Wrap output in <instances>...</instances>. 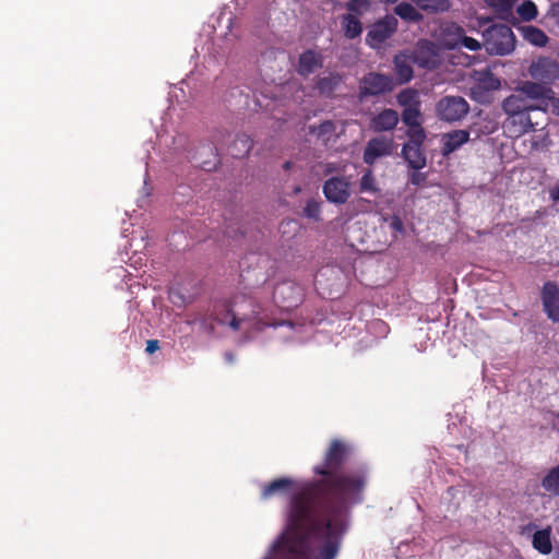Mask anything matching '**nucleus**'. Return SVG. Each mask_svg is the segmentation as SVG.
<instances>
[{"label":"nucleus","instance_id":"423d86ee","mask_svg":"<svg viewBox=\"0 0 559 559\" xmlns=\"http://www.w3.org/2000/svg\"><path fill=\"white\" fill-rule=\"evenodd\" d=\"M393 88V82L390 76L370 72L366 74L359 85L360 98L368 96H378L391 92Z\"/></svg>","mask_w":559,"mask_h":559},{"label":"nucleus","instance_id":"bb28decb","mask_svg":"<svg viewBox=\"0 0 559 559\" xmlns=\"http://www.w3.org/2000/svg\"><path fill=\"white\" fill-rule=\"evenodd\" d=\"M523 36L525 40L537 47H544L548 43V37L545 32L536 26L523 27Z\"/></svg>","mask_w":559,"mask_h":559},{"label":"nucleus","instance_id":"5701e85b","mask_svg":"<svg viewBox=\"0 0 559 559\" xmlns=\"http://www.w3.org/2000/svg\"><path fill=\"white\" fill-rule=\"evenodd\" d=\"M542 487L549 495L559 497V464L551 467L543 477Z\"/></svg>","mask_w":559,"mask_h":559},{"label":"nucleus","instance_id":"aec40b11","mask_svg":"<svg viewBox=\"0 0 559 559\" xmlns=\"http://www.w3.org/2000/svg\"><path fill=\"white\" fill-rule=\"evenodd\" d=\"M310 134L316 135L324 145H328L336 135V124L332 120H324L319 126L309 128Z\"/></svg>","mask_w":559,"mask_h":559},{"label":"nucleus","instance_id":"37998d69","mask_svg":"<svg viewBox=\"0 0 559 559\" xmlns=\"http://www.w3.org/2000/svg\"><path fill=\"white\" fill-rule=\"evenodd\" d=\"M550 197L554 201H559V183L550 191Z\"/></svg>","mask_w":559,"mask_h":559},{"label":"nucleus","instance_id":"8fccbe9b","mask_svg":"<svg viewBox=\"0 0 559 559\" xmlns=\"http://www.w3.org/2000/svg\"><path fill=\"white\" fill-rule=\"evenodd\" d=\"M381 2L395 3L397 0H380Z\"/></svg>","mask_w":559,"mask_h":559},{"label":"nucleus","instance_id":"4c0bfd02","mask_svg":"<svg viewBox=\"0 0 559 559\" xmlns=\"http://www.w3.org/2000/svg\"><path fill=\"white\" fill-rule=\"evenodd\" d=\"M455 26H459V25L455 23H452V24L448 25L447 27H444V29H443V44L449 49H450V43H454L457 40V36L453 29V27H455Z\"/></svg>","mask_w":559,"mask_h":559},{"label":"nucleus","instance_id":"a19ab883","mask_svg":"<svg viewBox=\"0 0 559 559\" xmlns=\"http://www.w3.org/2000/svg\"><path fill=\"white\" fill-rule=\"evenodd\" d=\"M159 349V342L157 340H148L146 342V348L145 352L147 354H154L156 350Z\"/></svg>","mask_w":559,"mask_h":559},{"label":"nucleus","instance_id":"1a4fd4ad","mask_svg":"<svg viewBox=\"0 0 559 559\" xmlns=\"http://www.w3.org/2000/svg\"><path fill=\"white\" fill-rule=\"evenodd\" d=\"M543 310L547 318L554 323L559 322V285L556 282L547 281L540 289Z\"/></svg>","mask_w":559,"mask_h":559},{"label":"nucleus","instance_id":"de8ad7c7","mask_svg":"<svg viewBox=\"0 0 559 559\" xmlns=\"http://www.w3.org/2000/svg\"><path fill=\"white\" fill-rule=\"evenodd\" d=\"M209 163L207 162H203V168L205 170H211V167H207Z\"/></svg>","mask_w":559,"mask_h":559},{"label":"nucleus","instance_id":"6ab92c4d","mask_svg":"<svg viewBox=\"0 0 559 559\" xmlns=\"http://www.w3.org/2000/svg\"><path fill=\"white\" fill-rule=\"evenodd\" d=\"M293 486L294 481L288 477L273 479L262 487L261 498L267 500L275 495L288 491Z\"/></svg>","mask_w":559,"mask_h":559},{"label":"nucleus","instance_id":"c9c22d12","mask_svg":"<svg viewBox=\"0 0 559 559\" xmlns=\"http://www.w3.org/2000/svg\"><path fill=\"white\" fill-rule=\"evenodd\" d=\"M516 0H489V5L499 14L508 15L511 13Z\"/></svg>","mask_w":559,"mask_h":559},{"label":"nucleus","instance_id":"f3484780","mask_svg":"<svg viewBox=\"0 0 559 559\" xmlns=\"http://www.w3.org/2000/svg\"><path fill=\"white\" fill-rule=\"evenodd\" d=\"M531 73L534 78L552 81L559 78V66L549 59H540L531 68Z\"/></svg>","mask_w":559,"mask_h":559},{"label":"nucleus","instance_id":"7ed1b4c3","mask_svg":"<svg viewBox=\"0 0 559 559\" xmlns=\"http://www.w3.org/2000/svg\"><path fill=\"white\" fill-rule=\"evenodd\" d=\"M484 46L489 55L504 56L515 47L514 34L506 24H492L484 33Z\"/></svg>","mask_w":559,"mask_h":559},{"label":"nucleus","instance_id":"a878e982","mask_svg":"<svg viewBox=\"0 0 559 559\" xmlns=\"http://www.w3.org/2000/svg\"><path fill=\"white\" fill-rule=\"evenodd\" d=\"M252 148V140L246 134H238L231 146V155L236 158L245 157Z\"/></svg>","mask_w":559,"mask_h":559},{"label":"nucleus","instance_id":"b1692460","mask_svg":"<svg viewBox=\"0 0 559 559\" xmlns=\"http://www.w3.org/2000/svg\"><path fill=\"white\" fill-rule=\"evenodd\" d=\"M533 547L543 555H548L552 550V544L549 530H540L533 535Z\"/></svg>","mask_w":559,"mask_h":559},{"label":"nucleus","instance_id":"2eb2a0df","mask_svg":"<svg viewBox=\"0 0 559 559\" xmlns=\"http://www.w3.org/2000/svg\"><path fill=\"white\" fill-rule=\"evenodd\" d=\"M397 123V111L391 108H385L371 118L369 126L374 132H384L393 130Z\"/></svg>","mask_w":559,"mask_h":559},{"label":"nucleus","instance_id":"473e14b6","mask_svg":"<svg viewBox=\"0 0 559 559\" xmlns=\"http://www.w3.org/2000/svg\"><path fill=\"white\" fill-rule=\"evenodd\" d=\"M516 12L523 21L527 22L534 20L538 14L536 4L531 0H524L518 7Z\"/></svg>","mask_w":559,"mask_h":559},{"label":"nucleus","instance_id":"f8f14e48","mask_svg":"<svg viewBox=\"0 0 559 559\" xmlns=\"http://www.w3.org/2000/svg\"><path fill=\"white\" fill-rule=\"evenodd\" d=\"M323 56L313 49H307L298 58L297 72L304 78H308L318 69L323 67Z\"/></svg>","mask_w":559,"mask_h":559},{"label":"nucleus","instance_id":"9b49d317","mask_svg":"<svg viewBox=\"0 0 559 559\" xmlns=\"http://www.w3.org/2000/svg\"><path fill=\"white\" fill-rule=\"evenodd\" d=\"M536 104L532 98L527 95L522 94V92H518L516 94H511L502 102L501 108L504 114H528L530 111L538 110L535 107Z\"/></svg>","mask_w":559,"mask_h":559},{"label":"nucleus","instance_id":"9d476101","mask_svg":"<svg viewBox=\"0 0 559 559\" xmlns=\"http://www.w3.org/2000/svg\"><path fill=\"white\" fill-rule=\"evenodd\" d=\"M504 128L511 138H520L534 131L537 122H533L528 114H506Z\"/></svg>","mask_w":559,"mask_h":559},{"label":"nucleus","instance_id":"49530a36","mask_svg":"<svg viewBox=\"0 0 559 559\" xmlns=\"http://www.w3.org/2000/svg\"><path fill=\"white\" fill-rule=\"evenodd\" d=\"M225 358L226 360H228L229 362H231L234 360V355L231 353H226L225 354Z\"/></svg>","mask_w":559,"mask_h":559},{"label":"nucleus","instance_id":"a211bd4d","mask_svg":"<svg viewBox=\"0 0 559 559\" xmlns=\"http://www.w3.org/2000/svg\"><path fill=\"white\" fill-rule=\"evenodd\" d=\"M402 156L408 163V166L415 170L426 166V154L423 146L403 144Z\"/></svg>","mask_w":559,"mask_h":559},{"label":"nucleus","instance_id":"f704fd0d","mask_svg":"<svg viewBox=\"0 0 559 559\" xmlns=\"http://www.w3.org/2000/svg\"><path fill=\"white\" fill-rule=\"evenodd\" d=\"M304 213L308 218L321 221V202L314 199L308 200Z\"/></svg>","mask_w":559,"mask_h":559},{"label":"nucleus","instance_id":"c85d7f7f","mask_svg":"<svg viewBox=\"0 0 559 559\" xmlns=\"http://www.w3.org/2000/svg\"><path fill=\"white\" fill-rule=\"evenodd\" d=\"M342 24L344 27V35L349 39L358 37L362 32V25L355 15H344Z\"/></svg>","mask_w":559,"mask_h":559},{"label":"nucleus","instance_id":"393cba45","mask_svg":"<svg viewBox=\"0 0 559 559\" xmlns=\"http://www.w3.org/2000/svg\"><path fill=\"white\" fill-rule=\"evenodd\" d=\"M419 9L428 13L445 12L451 7L450 0H411Z\"/></svg>","mask_w":559,"mask_h":559},{"label":"nucleus","instance_id":"f03ea898","mask_svg":"<svg viewBox=\"0 0 559 559\" xmlns=\"http://www.w3.org/2000/svg\"><path fill=\"white\" fill-rule=\"evenodd\" d=\"M254 312L252 299L245 294H237L230 300L216 302L211 317L221 324L227 323L230 317L228 324L234 330H239L240 323Z\"/></svg>","mask_w":559,"mask_h":559},{"label":"nucleus","instance_id":"864d4df0","mask_svg":"<svg viewBox=\"0 0 559 559\" xmlns=\"http://www.w3.org/2000/svg\"><path fill=\"white\" fill-rule=\"evenodd\" d=\"M264 559H273V558H271V557H265Z\"/></svg>","mask_w":559,"mask_h":559},{"label":"nucleus","instance_id":"20e7f679","mask_svg":"<svg viewBox=\"0 0 559 559\" xmlns=\"http://www.w3.org/2000/svg\"><path fill=\"white\" fill-rule=\"evenodd\" d=\"M439 120L455 123L462 121L469 112V104L462 96L447 95L441 97L435 107Z\"/></svg>","mask_w":559,"mask_h":559},{"label":"nucleus","instance_id":"72a5a7b5","mask_svg":"<svg viewBox=\"0 0 559 559\" xmlns=\"http://www.w3.org/2000/svg\"><path fill=\"white\" fill-rule=\"evenodd\" d=\"M396 75L401 83H407L412 80L414 71L412 66L405 60H395Z\"/></svg>","mask_w":559,"mask_h":559},{"label":"nucleus","instance_id":"a18cd8bd","mask_svg":"<svg viewBox=\"0 0 559 559\" xmlns=\"http://www.w3.org/2000/svg\"><path fill=\"white\" fill-rule=\"evenodd\" d=\"M297 301H298L297 299H296V300H290V301H288V302L284 304V305H283V307H285V308H292V307H294V306H296V305H297Z\"/></svg>","mask_w":559,"mask_h":559},{"label":"nucleus","instance_id":"2f4dec72","mask_svg":"<svg viewBox=\"0 0 559 559\" xmlns=\"http://www.w3.org/2000/svg\"><path fill=\"white\" fill-rule=\"evenodd\" d=\"M406 134L408 140L404 144L407 145L423 146L426 140V132L421 124H419L418 127H408Z\"/></svg>","mask_w":559,"mask_h":559},{"label":"nucleus","instance_id":"0eeeda50","mask_svg":"<svg viewBox=\"0 0 559 559\" xmlns=\"http://www.w3.org/2000/svg\"><path fill=\"white\" fill-rule=\"evenodd\" d=\"M322 191L329 202L345 204L350 197V181L344 176L331 177L324 181Z\"/></svg>","mask_w":559,"mask_h":559},{"label":"nucleus","instance_id":"79ce46f5","mask_svg":"<svg viewBox=\"0 0 559 559\" xmlns=\"http://www.w3.org/2000/svg\"><path fill=\"white\" fill-rule=\"evenodd\" d=\"M550 106L552 108V112L557 116H559V98L556 97V95L554 94V98L551 99L550 102Z\"/></svg>","mask_w":559,"mask_h":559},{"label":"nucleus","instance_id":"3c124183","mask_svg":"<svg viewBox=\"0 0 559 559\" xmlns=\"http://www.w3.org/2000/svg\"><path fill=\"white\" fill-rule=\"evenodd\" d=\"M362 202H368V201H367V200H365L364 198H360V199L358 200V203H362Z\"/></svg>","mask_w":559,"mask_h":559},{"label":"nucleus","instance_id":"7c9ffc66","mask_svg":"<svg viewBox=\"0 0 559 559\" xmlns=\"http://www.w3.org/2000/svg\"><path fill=\"white\" fill-rule=\"evenodd\" d=\"M402 121L407 127H418L421 124L420 106L404 108L402 111Z\"/></svg>","mask_w":559,"mask_h":559},{"label":"nucleus","instance_id":"dca6fc26","mask_svg":"<svg viewBox=\"0 0 559 559\" xmlns=\"http://www.w3.org/2000/svg\"><path fill=\"white\" fill-rule=\"evenodd\" d=\"M344 76L337 72H331L326 76L318 78L316 90L321 96L331 98L334 92L342 85Z\"/></svg>","mask_w":559,"mask_h":559},{"label":"nucleus","instance_id":"412c9836","mask_svg":"<svg viewBox=\"0 0 559 559\" xmlns=\"http://www.w3.org/2000/svg\"><path fill=\"white\" fill-rule=\"evenodd\" d=\"M358 192L359 193H369L373 197H377L380 194L381 189L379 187V183L377 181V178H376L372 169L367 168L364 171L362 176L359 179Z\"/></svg>","mask_w":559,"mask_h":559},{"label":"nucleus","instance_id":"39448f33","mask_svg":"<svg viewBox=\"0 0 559 559\" xmlns=\"http://www.w3.org/2000/svg\"><path fill=\"white\" fill-rule=\"evenodd\" d=\"M397 28V20L393 15H386L369 26L366 43L371 48H380Z\"/></svg>","mask_w":559,"mask_h":559},{"label":"nucleus","instance_id":"ea45409f","mask_svg":"<svg viewBox=\"0 0 559 559\" xmlns=\"http://www.w3.org/2000/svg\"><path fill=\"white\" fill-rule=\"evenodd\" d=\"M427 176L424 173L414 171L409 177V182L414 186H421L426 181Z\"/></svg>","mask_w":559,"mask_h":559},{"label":"nucleus","instance_id":"4be33fe9","mask_svg":"<svg viewBox=\"0 0 559 559\" xmlns=\"http://www.w3.org/2000/svg\"><path fill=\"white\" fill-rule=\"evenodd\" d=\"M453 29L457 36V40L454 43H450V49H454L462 46L471 51H477L481 48V44L478 40L465 35V29L462 26H455L453 27Z\"/></svg>","mask_w":559,"mask_h":559},{"label":"nucleus","instance_id":"e433bc0d","mask_svg":"<svg viewBox=\"0 0 559 559\" xmlns=\"http://www.w3.org/2000/svg\"><path fill=\"white\" fill-rule=\"evenodd\" d=\"M370 8V1L369 0H349L346 3V9L349 12L356 13V14H362L366 11H368Z\"/></svg>","mask_w":559,"mask_h":559},{"label":"nucleus","instance_id":"f257e3e1","mask_svg":"<svg viewBox=\"0 0 559 559\" xmlns=\"http://www.w3.org/2000/svg\"><path fill=\"white\" fill-rule=\"evenodd\" d=\"M352 447L333 439L323 462L313 467L320 476L292 496L284 532L272 546L277 559H335L345 525L343 514L364 500L368 473L365 466L343 469Z\"/></svg>","mask_w":559,"mask_h":559},{"label":"nucleus","instance_id":"58836bf2","mask_svg":"<svg viewBox=\"0 0 559 559\" xmlns=\"http://www.w3.org/2000/svg\"><path fill=\"white\" fill-rule=\"evenodd\" d=\"M390 228L397 233L404 231V224L400 216L393 215L390 221Z\"/></svg>","mask_w":559,"mask_h":559},{"label":"nucleus","instance_id":"c03bdc74","mask_svg":"<svg viewBox=\"0 0 559 559\" xmlns=\"http://www.w3.org/2000/svg\"><path fill=\"white\" fill-rule=\"evenodd\" d=\"M285 288H287V289H289V290H292V292L294 290V287H293L292 285H283L282 287H277V288L275 289V293H274V294H275V297L277 296V294L283 293V290H284Z\"/></svg>","mask_w":559,"mask_h":559},{"label":"nucleus","instance_id":"4468645a","mask_svg":"<svg viewBox=\"0 0 559 559\" xmlns=\"http://www.w3.org/2000/svg\"><path fill=\"white\" fill-rule=\"evenodd\" d=\"M469 141V132L467 130H452L442 134L441 154L448 157L451 153L459 150Z\"/></svg>","mask_w":559,"mask_h":559},{"label":"nucleus","instance_id":"cd10ccee","mask_svg":"<svg viewBox=\"0 0 559 559\" xmlns=\"http://www.w3.org/2000/svg\"><path fill=\"white\" fill-rule=\"evenodd\" d=\"M394 13L407 22H419L423 15L408 2H401L394 8Z\"/></svg>","mask_w":559,"mask_h":559},{"label":"nucleus","instance_id":"6e6552de","mask_svg":"<svg viewBox=\"0 0 559 559\" xmlns=\"http://www.w3.org/2000/svg\"><path fill=\"white\" fill-rule=\"evenodd\" d=\"M518 92H522V94L532 98L536 104L535 107L543 112H547L554 98V91L550 86L531 81L523 82Z\"/></svg>","mask_w":559,"mask_h":559},{"label":"nucleus","instance_id":"c756f323","mask_svg":"<svg viewBox=\"0 0 559 559\" xmlns=\"http://www.w3.org/2000/svg\"><path fill=\"white\" fill-rule=\"evenodd\" d=\"M397 104L404 108L420 106L417 91L406 88L401 91L396 96Z\"/></svg>","mask_w":559,"mask_h":559},{"label":"nucleus","instance_id":"09e8293b","mask_svg":"<svg viewBox=\"0 0 559 559\" xmlns=\"http://www.w3.org/2000/svg\"><path fill=\"white\" fill-rule=\"evenodd\" d=\"M290 166H292V163H290V162H286V163L284 164V168H285V169H289V168H290Z\"/></svg>","mask_w":559,"mask_h":559},{"label":"nucleus","instance_id":"603ef678","mask_svg":"<svg viewBox=\"0 0 559 559\" xmlns=\"http://www.w3.org/2000/svg\"><path fill=\"white\" fill-rule=\"evenodd\" d=\"M331 166H332L331 164H330V165H328V171H331V170H332V167H331Z\"/></svg>","mask_w":559,"mask_h":559},{"label":"nucleus","instance_id":"ddd939ff","mask_svg":"<svg viewBox=\"0 0 559 559\" xmlns=\"http://www.w3.org/2000/svg\"><path fill=\"white\" fill-rule=\"evenodd\" d=\"M391 153V141L384 136L373 138L368 141L364 151V162L373 165L376 159Z\"/></svg>","mask_w":559,"mask_h":559}]
</instances>
